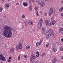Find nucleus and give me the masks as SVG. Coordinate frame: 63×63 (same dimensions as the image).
Instances as JSON below:
<instances>
[{
	"instance_id": "obj_49",
	"label": "nucleus",
	"mask_w": 63,
	"mask_h": 63,
	"mask_svg": "<svg viewBox=\"0 0 63 63\" xmlns=\"http://www.w3.org/2000/svg\"><path fill=\"white\" fill-rule=\"evenodd\" d=\"M10 0H8V1Z\"/></svg>"
},
{
	"instance_id": "obj_35",
	"label": "nucleus",
	"mask_w": 63,
	"mask_h": 63,
	"mask_svg": "<svg viewBox=\"0 0 63 63\" xmlns=\"http://www.w3.org/2000/svg\"><path fill=\"white\" fill-rule=\"evenodd\" d=\"M24 58H26L27 57V55H24Z\"/></svg>"
},
{
	"instance_id": "obj_22",
	"label": "nucleus",
	"mask_w": 63,
	"mask_h": 63,
	"mask_svg": "<svg viewBox=\"0 0 63 63\" xmlns=\"http://www.w3.org/2000/svg\"><path fill=\"white\" fill-rule=\"evenodd\" d=\"M36 15L37 16H39V13H38V11H35Z\"/></svg>"
},
{
	"instance_id": "obj_28",
	"label": "nucleus",
	"mask_w": 63,
	"mask_h": 63,
	"mask_svg": "<svg viewBox=\"0 0 63 63\" xmlns=\"http://www.w3.org/2000/svg\"><path fill=\"white\" fill-rule=\"evenodd\" d=\"M42 31H45V27H43L42 28Z\"/></svg>"
},
{
	"instance_id": "obj_43",
	"label": "nucleus",
	"mask_w": 63,
	"mask_h": 63,
	"mask_svg": "<svg viewBox=\"0 0 63 63\" xmlns=\"http://www.w3.org/2000/svg\"><path fill=\"white\" fill-rule=\"evenodd\" d=\"M51 20H53L54 19L53 18V17H52L51 18Z\"/></svg>"
},
{
	"instance_id": "obj_4",
	"label": "nucleus",
	"mask_w": 63,
	"mask_h": 63,
	"mask_svg": "<svg viewBox=\"0 0 63 63\" xmlns=\"http://www.w3.org/2000/svg\"><path fill=\"white\" fill-rule=\"evenodd\" d=\"M53 9L52 8H50L49 11V16H51L52 14L53 13Z\"/></svg>"
},
{
	"instance_id": "obj_17",
	"label": "nucleus",
	"mask_w": 63,
	"mask_h": 63,
	"mask_svg": "<svg viewBox=\"0 0 63 63\" xmlns=\"http://www.w3.org/2000/svg\"><path fill=\"white\" fill-rule=\"evenodd\" d=\"M52 49L54 52H56L57 51V49L56 48H52Z\"/></svg>"
},
{
	"instance_id": "obj_19",
	"label": "nucleus",
	"mask_w": 63,
	"mask_h": 63,
	"mask_svg": "<svg viewBox=\"0 0 63 63\" xmlns=\"http://www.w3.org/2000/svg\"><path fill=\"white\" fill-rule=\"evenodd\" d=\"M36 53L37 54L36 56L37 57H39L40 56V54H39V53L38 52H36Z\"/></svg>"
},
{
	"instance_id": "obj_33",
	"label": "nucleus",
	"mask_w": 63,
	"mask_h": 63,
	"mask_svg": "<svg viewBox=\"0 0 63 63\" xmlns=\"http://www.w3.org/2000/svg\"><path fill=\"white\" fill-rule=\"evenodd\" d=\"M43 33L44 35H46V32L45 31H43Z\"/></svg>"
},
{
	"instance_id": "obj_26",
	"label": "nucleus",
	"mask_w": 63,
	"mask_h": 63,
	"mask_svg": "<svg viewBox=\"0 0 63 63\" xmlns=\"http://www.w3.org/2000/svg\"><path fill=\"white\" fill-rule=\"evenodd\" d=\"M3 10V8L1 7H0V13L2 12V11Z\"/></svg>"
},
{
	"instance_id": "obj_25",
	"label": "nucleus",
	"mask_w": 63,
	"mask_h": 63,
	"mask_svg": "<svg viewBox=\"0 0 63 63\" xmlns=\"http://www.w3.org/2000/svg\"><path fill=\"white\" fill-rule=\"evenodd\" d=\"M9 4H7L5 6L6 8H9Z\"/></svg>"
},
{
	"instance_id": "obj_1",
	"label": "nucleus",
	"mask_w": 63,
	"mask_h": 63,
	"mask_svg": "<svg viewBox=\"0 0 63 63\" xmlns=\"http://www.w3.org/2000/svg\"><path fill=\"white\" fill-rule=\"evenodd\" d=\"M4 31L2 34L3 35L7 38H11L12 37L11 34L12 35V29L7 27H4L3 28Z\"/></svg>"
},
{
	"instance_id": "obj_44",
	"label": "nucleus",
	"mask_w": 63,
	"mask_h": 63,
	"mask_svg": "<svg viewBox=\"0 0 63 63\" xmlns=\"http://www.w3.org/2000/svg\"><path fill=\"white\" fill-rule=\"evenodd\" d=\"M25 25H27V22H25Z\"/></svg>"
},
{
	"instance_id": "obj_9",
	"label": "nucleus",
	"mask_w": 63,
	"mask_h": 63,
	"mask_svg": "<svg viewBox=\"0 0 63 63\" xmlns=\"http://www.w3.org/2000/svg\"><path fill=\"white\" fill-rule=\"evenodd\" d=\"M52 30V31L51 32H50L48 34V35H47V38H48L50 37V36H52V34H53V33H52L53 30Z\"/></svg>"
},
{
	"instance_id": "obj_29",
	"label": "nucleus",
	"mask_w": 63,
	"mask_h": 63,
	"mask_svg": "<svg viewBox=\"0 0 63 63\" xmlns=\"http://www.w3.org/2000/svg\"><path fill=\"white\" fill-rule=\"evenodd\" d=\"M55 45L53 44V46H52V48H56Z\"/></svg>"
},
{
	"instance_id": "obj_45",
	"label": "nucleus",
	"mask_w": 63,
	"mask_h": 63,
	"mask_svg": "<svg viewBox=\"0 0 63 63\" xmlns=\"http://www.w3.org/2000/svg\"><path fill=\"white\" fill-rule=\"evenodd\" d=\"M61 2L62 3V4H63V0H62L61 1Z\"/></svg>"
},
{
	"instance_id": "obj_23",
	"label": "nucleus",
	"mask_w": 63,
	"mask_h": 63,
	"mask_svg": "<svg viewBox=\"0 0 63 63\" xmlns=\"http://www.w3.org/2000/svg\"><path fill=\"white\" fill-rule=\"evenodd\" d=\"M35 10V12L37 11L38 10V7H36L34 8Z\"/></svg>"
},
{
	"instance_id": "obj_10",
	"label": "nucleus",
	"mask_w": 63,
	"mask_h": 63,
	"mask_svg": "<svg viewBox=\"0 0 63 63\" xmlns=\"http://www.w3.org/2000/svg\"><path fill=\"white\" fill-rule=\"evenodd\" d=\"M28 23L30 25H33V22L31 21H29L28 22Z\"/></svg>"
},
{
	"instance_id": "obj_5",
	"label": "nucleus",
	"mask_w": 63,
	"mask_h": 63,
	"mask_svg": "<svg viewBox=\"0 0 63 63\" xmlns=\"http://www.w3.org/2000/svg\"><path fill=\"white\" fill-rule=\"evenodd\" d=\"M0 60H1V61H6V60L5 59V58L4 57L3 55H2L0 54Z\"/></svg>"
},
{
	"instance_id": "obj_38",
	"label": "nucleus",
	"mask_w": 63,
	"mask_h": 63,
	"mask_svg": "<svg viewBox=\"0 0 63 63\" xmlns=\"http://www.w3.org/2000/svg\"><path fill=\"white\" fill-rule=\"evenodd\" d=\"M7 60L8 62H11V60H10V59H9L8 60Z\"/></svg>"
},
{
	"instance_id": "obj_32",
	"label": "nucleus",
	"mask_w": 63,
	"mask_h": 63,
	"mask_svg": "<svg viewBox=\"0 0 63 63\" xmlns=\"http://www.w3.org/2000/svg\"><path fill=\"white\" fill-rule=\"evenodd\" d=\"M60 31H63V29L62 28H60Z\"/></svg>"
},
{
	"instance_id": "obj_8",
	"label": "nucleus",
	"mask_w": 63,
	"mask_h": 63,
	"mask_svg": "<svg viewBox=\"0 0 63 63\" xmlns=\"http://www.w3.org/2000/svg\"><path fill=\"white\" fill-rule=\"evenodd\" d=\"M52 31V30L51 29H49V31H46V35L47 36V35H48L50 32H51Z\"/></svg>"
},
{
	"instance_id": "obj_12",
	"label": "nucleus",
	"mask_w": 63,
	"mask_h": 63,
	"mask_svg": "<svg viewBox=\"0 0 63 63\" xmlns=\"http://www.w3.org/2000/svg\"><path fill=\"white\" fill-rule=\"evenodd\" d=\"M42 43V42H37L36 44V46L37 47L38 46H40Z\"/></svg>"
},
{
	"instance_id": "obj_47",
	"label": "nucleus",
	"mask_w": 63,
	"mask_h": 63,
	"mask_svg": "<svg viewBox=\"0 0 63 63\" xmlns=\"http://www.w3.org/2000/svg\"><path fill=\"white\" fill-rule=\"evenodd\" d=\"M47 0H45L46 1H47Z\"/></svg>"
},
{
	"instance_id": "obj_7",
	"label": "nucleus",
	"mask_w": 63,
	"mask_h": 63,
	"mask_svg": "<svg viewBox=\"0 0 63 63\" xmlns=\"http://www.w3.org/2000/svg\"><path fill=\"white\" fill-rule=\"evenodd\" d=\"M35 58L36 57L35 56L34 54H32L31 57H30V61H31L32 62L33 61H32L31 60H34Z\"/></svg>"
},
{
	"instance_id": "obj_34",
	"label": "nucleus",
	"mask_w": 63,
	"mask_h": 63,
	"mask_svg": "<svg viewBox=\"0 0 63 63\" xmlns=\"http://www.w3.org/2000/svg\"><path fill=\"white\" fill-rule=\"evenodd\" d=\"M47 13H44V15L45 16H47Z\"/></svg>"
},
{
	"instance_id": "obj_6",
	"label": "nucleus",
	"mask_w": 63,
	"mask_h": 63,
	"mask_svg": "<svg viewBox=\"0 0 63 63\" xmlns=\"http://www.w3.org/2000/svg\"><path fill=\"white\" fill-rule=\"evenodd\" d=\"M38 3L41 7H44L45 5V3L44 1L41 0V2L39 1Z\"/></svg>"
},
{
	"instance_id": "obj_40",
	"label": "nucleus",
	"mask_w": 63,
	"mask_h": 63,
	"mask_svg": "<svg viewBox=\"0 0 63 63\" xmlns=\"http://www.w3.org/2000/svg\"><path fill=\"white\" fill-rule=\"evenodd\" d=\"M48 46V44H47L46 45V47H47Z\"/></svg>"
},
{
	"instance_id": "obj_37",
	"label": "nucleus",
	"mask_w": 63,
	"mask_h": 63,
	"mask_svg": "<svg viewBox=\"0 0 63 63\" xmlns=\"http://www.w3.org/2000/svg\"><path fill=\"white\" fill-rule=\"evenodd\" d=\"M22 17L23 18H24V17H25V16L24 15H23L22 16Z\"/></svg>"
},
{
	"instance_id": "obj_15",
	"label": "nucleus",
	"mask_w": 63,
	"mask_h": 63,
	"mask_svg": "<svg viewBox=\"0 0 63 63\" xmlns=\"http://www.w3.org/2000/svg\"><path fill=\"white\" fill-rule=\"evenodd\" d=\"M23 4L24 6H27V5H28V3L26 2H24L23 3Z\"/></svg>"
},
{
	"instance_id": "obj_39",
	"label": "nucleus",
	"mask_w": 63,
	"mask_h": 63,
	"mask_svg": "<svg viewBox=\"0 0 63 63\" xmlns=\"http://www.w3.org/2000/svg\"><path fill=\"white\" fill-rule=\"evenodd\" d=\"M16 5H19V3L18 2L16 3Z\"/></svg>"
},
{
	"instance_id": "obj_48",
	"label": "nucleus",
	"mask_w": 63,
	"mask_h": 63,
	"mask_svg": "<svg viewBox=\"0 0 63 63\" xmlns=\"http://www.w3.org/2000/svg\"><path fill=\"white\" fill-rule=\"evenodd\" d=\"M1 36H0V38H1Z\"/></svg>"
},
{
	"instance_id": "obj_31",
	"label": "nucleus",
	"mask_w": 63,
	"mask_h": 63,
	"mask_svg": "<svg viewBox=\"0 0 63 63\" xmlns=\"http://www.w3.org/2000/svg\"><path fill=\"white\" fill-rule=\"evenodd\" d=\"M18 60H20V56H18Z\"/></svg>"
},
{
	"instance_id": "obj_14",
	"label": "nucleus",
	"mask_w": 63,
	"mask_h": 63,
	"mask_svg": "<svg viewBox=\"0 0 63 63\" xmlns=\"http://www.w3.org/2000/svg\"><path fill=\"white\" fill-rule=\"evenodd\" d=\"M10 53H14V49L13 48L10 49Z\"/></svg>"
},
{
	"instance_id": "obj_42",
	"label": "nucleus",
	"mask_w": 63,
	"mask_h": 63,
	"mask_svg": "<svg viewBox=\"0 0 63 63\" xmlns=\"http://www.w3.org/2000/svg\"><path fill=\"white\" fill-rule=\"evenodd\" d=\"M9 59H10V60H11V59H12V57H9Z\"/></svg>"
},
{
	"instance_id": "obj_2",
	"label": "nucleus",
	"mask_w": 63,
	"mask_h": 63,
	"mask_svg": "<svg viewBox=\"0 0 63 63\" xmlns=\"http://www.w3.org/2000/svg\"><path fill=\"white\" fill-rule=\"evenodd\" d=\"M43 22V19H41L38 22V27L39 28H41L42 25V23Z\"/></svg>"
},
{
	"instance_id": "obj_30",
	"label": "nucleus",
	"mask_w": 63,
	"mask_h": 63,
	"mask_svg": "<svg viewBox=\"0 0 63 63\" xmlns=\"http://www.w3.org/2000/svg\"><path fill=\"white\" fill-rule=\"evenodd\" d=\"M43 41V38H41L40 39V42H42Z\"/></svg>"
},
{
	"instance_id": "obj_18",
	"label": "nucleus",
	"mask_w": 63,
	"mask_h": 63,
	"mask_svg": "<svg viewBox=\"0 0 63 63\" xmlns=\"http://www.w3.org/2000/svg\"><path fill=\"white\" fill-rule=\"evenodd\" d=\"M32 5H30L29 9L30 11H31L32 10Z\"/></svg>"
},
{
	"instance_id": "obj_24",
	"label": "nucleus",
	"mask_w": 63,
	"mask_h": 63,
	"mask_svg": "<svg viewBox=\"0 0 63 63\" xmlns=\"http://www.w3.org/2000/svg\"><path fill=\"white\" fill-rule=\"evenodd\" d=\"M63 47L62 46H61L60 47V51H63Z\"/></svg>"
},
{
	"instance_id": "obj_11",
	"label": "nucleus",
	"mask_w": 63,
	"mask_h": 63,
	"mask_svg": "<svg viewBox=\"0 0 63 63\" xmlns=\"http://www.w3.org/2000/svg\"><path fill=\"white\" fill-rule=\"evenodd\" d=\"M58 62V60L56 59L55 58L54 59L52 63H55L56 62Z\"/></svg>"
},
{
	"instance_id": "obj_13",
	"label": "nucleus",
	"mask_w": 63,
	"mask_h": 63,
	"mask_svg": "<svg viewBox=\"0 0 63 63\" xmlns=\"http://www.w3.org/2000/svg\"><path fill=\"white\" fill-rule=\"evenodd\" d=\"M45 22L47 25H49V21H48V20H45Z\"/></svg>"
},
{
	"instance_id": "obj_27",
	"label": "nucleus",
	"mask_w": 63,
	"mask_h": 63,
	"mask_svg": "<svg viewBox=\"0 0 63 63\" xmlns=\"http://www.w3.org/2000/svg\"><path fill=\"white\" fill-rule=\"evenodd\" d=\"M26 48L27 49H29L30 48V46H27Z\"/></svg>"
},
{
	"instance_id": "obj_46",
	"label": "nucleus",
	"mask_w": 63,
	"mask_h": 63,
	"mask_svg": "<svg viewBox=\"0 0 63 63\" xmlns=\"http://www.w3.org/2000/svg\"><path fill=\"white\" fill-rule=\"evenodd\" d=\"M32 0V2H34V0Z\"/></svg>"
},
{
	"instance_id": "obj_20",
	"label": "nucleus",
	"mask_w": 63,
	"mask_h": 63,
	"mask_svg": "<svg viewBox=\"0 0 63 63\" xmlns=\"http://www.w3.org/2000/svg\"><path fill=\"white\" fill-rule=\"evenodd\" d=\"M32 63H41L40 62H38L36 61H32Z\"/></svg>"
},
{
	"instance_id": "obj_16",
	"label": "nucleus",
	"mask_w": 63,
	"mask_h": 63,
	"mask_svg": "<svg viewBox=\"0 0 63 63\" xmlns=\"http://www.w3.org/2000/svg\"><path fill=\"white\" fill-rule=\"evenodd\" d=\"M63 11V7L59 9V11L61 13L62 11Z\"/></svg>"
},
{
	"instance_id": "obj_41",
	"label": "nucleus",
	"mask_w": 63,
	"mask_h": 63,
	"mask_svg": "<svg viewBox=\"0 0 63 63\" xmlns=\"http://www.w3.org/2000/svg\"><path fill=\"white\" fill-rule=\"evenodd\" d=\"M45 53L43 54L42 55V56H44V55H45Z\"/></svg>"
},
{
	"instance_id": "obj_36",
	"label": "nucleus",
	"mask_w": 63,
	"mask_h": 63,
	"mask_svg": "<svg viewBox=\"0 0 63 63\" xmlns=\"http://www.w3.org/2000/svg\"><path fill=\"white\" fill-rule=\"evenodd\" d=\"M24 41V40L23 39H22L21 42L22 43H23V42Z\"/></svg>"
},
{
	"instance_id": "obj_3",
	"label": "nucleus",
	"mask_w": 63,
	"mask_h": 63,
	"mask_svg": "<svg viewBox=\"0 0 63 63\" xmlns=\"http://www.w3.org/2000/svg\"><path fill=\"white\" fill-rule=\"evenodd\" d=\"M22 48V44L19 42L18 45L17 46L16 48V49L17 50H19V49H21Z\"/></svg>"
},
{
	"instance_id": "obj_21",
	"label": "nucleus",
	"mask_w": 63,
	"mask_h": 63,
	"mask_svg": "<svg viewBox=\"0 0 63 63\" xmlns=\"http://www.w3.org/2000/svg\"><path fill=\"white\" fill-rule=\"evenodd\" d=\"M56 22H55V21L54 20L53 21H52V25H54L55 23Z\"/></svg>"
}]
</instances>
